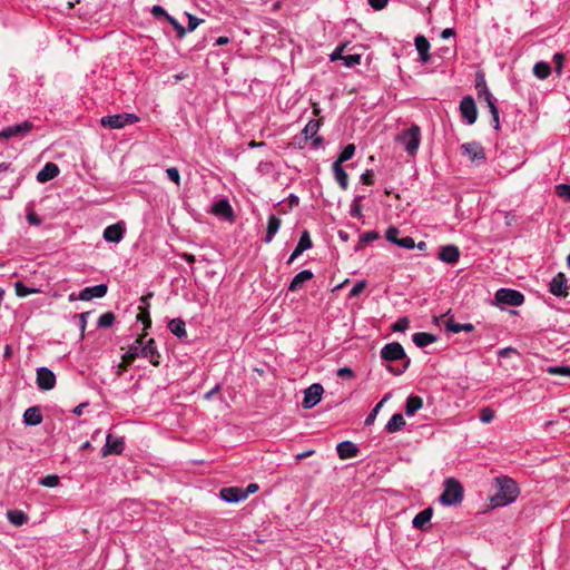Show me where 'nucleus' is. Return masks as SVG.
<instances>
[{
  "label": "nucleus",
  "instance_id": "obj_46",
  "mask_svg": "<svg viewBox=\"0 0 570 570\" xmlns=\"http://www.w3.org/2000/svg\"><path fill=\"white\" fill-rule=\"evenodd\" d=\"M399 234H400V230L397 227L395 226H390L386 232H385V237H386V240L392 243V244H395L397 245V242H400V238H399Z\"/></svg>",
  "mask_w": 570,
  "mask_h": 570
},
{
  "label": "nucleus",
  "instance_id": "obj_50",
  "mask_svg": "<svg viewBox=\"0 0 570 570\" xmlns=\"http://www.w3.org/2000/svg\"><path fill=\"white\" fill-rule=\"evenodd\" d=\"M475 88H476L478 97L479 98H482L484 92L489 91V88L487 86L485 79H484V77L482 75H478Z\"/></svg>",
  "mask_w": 570,
  "mask_h": 570
},
{
  "label": "nucleus",
  "instance_id": "obj_62",
  "mask_svg": "<svg viewBox=\"0 0 570 570\" xmlns=\"http://www.w3.org/2000/svg\"><path fill=\"white\" fill-rule=\"evenodd\" d=\"M513 354H517V350L514 347H504V348H501L499 352H498V355L500 357H503V358H508V357H511Z\"/></svg>",
  "mask_w": 570,
  "mask_h": 570
},
{
  "label": "nucleus",
  "instance_id": "obj_35",
  "mask_svg": "<svg viewBox=\"0 0 570 570\" xmlns=\"http://www.w3.org/2000/svg\"><path fill=\"white\" fill-rule=\"evenodd\" d=\"M169 331L177 337L183 338L187 335L185 322L180 318H173L168 323Z\"/></svg>",
  "mask_w": 570,
  "mask_h": 570
},
{
  "label": "nucleus",
  "instance_id": "obj_16",
  "mask_svg": "<svg viewBox=\"0 0 570 570\" xmlns=\"http://www.w3.org/2000/svg\"><path fill=\"white\" fill-rule=\"evenodd\" d=\"M568 279L563 273H558L550 282L549 291L554 296L568 295Z\"/></svg>",
  "mask_w": 570,
  "mask_h": 570
},
{
  "label": "nucleus",
  "instance_id": "obj_27",
  "mask_svg": "<svg viewBox=\"0 0 570 570\" xmlns=\"http://www.w3.org/2000/svg\"><path fill=\"white\" fill-rule=\"evenodd\" d=\"M42 422V414L40 413L39 407L32 406L24 411L23 413V423L26 425L36 426Z\"/></svg>",
  "mask_w": 570,
  "mask_h": 570
},
{
  "label": "nucleus",
  "instance_id": "obj_5",
  "mask_svg": "<svg viewBox=\"0 0 570 570\" xmlns=\"http://www.w3.org/2000/svg\"><path fill=\"white\" fill-rule=\"evenodd\" d=\"M139 120V117L132 112L117 114L105 116L100 119V124L104 127L112 129H121L127 125L135 124Z\"/></svg>",
  "mask_w": 570,
  "mask_h": 570
},
{
  "label": "nucleus",
  "instance_id": "obj_52",
  "mask_svg": "<svg viewBox=\"0 0 570 570\" xmlns=\"http://www.w3.org/2000/svg\"><path fill=\"white\" fill-rule=\"evenodd\" d=\"M168 22L174 27V29L177 31L178 36H185L187 32L186 28H184L183 22L178 21L176 18L168 14L166 18Z\"/></svg>",
  "mask_w": 570,
  "mask_h": 570
},
{
  "label": "nucleus",
  "instance_id": "obj_45",
  "mask_svg": "<svg viewBox=\"0 0 570 570\" xmlns=\"http://www.w3.org/2000/svg\"><path fill=\"white\" fill-rule=\"evenodd\" d=\"M342 61L345 67L353 68L361 63V55H358V53L344 55Z\"/></svg>",
  "mask_w": 570,
  "mask_h": 570
},
{
  "label": "nucleus",
  "instance_id": "obj_59",
  "mask_svg": "<svg viewBox=\"0 0 570 570\" xmlns=\"http://www.w3.org/2000/svg\"><path fill=\"white\" fill-rule=\"evenodd\" d=\"M553 62L556 63V70L558 73H561L563 61H564V55L561 52H557L553 55Z\"/></svg>",
  "mask_w": 570,
  "mask_h": 570
},
{
  "label": "nucleus",
  "instance_id": "obj_6",
  "mask_svg": "<svg viewBox=\"0 0 570 570\" xmlns=\"http://www.w3.org/2000/svg\"><path fill=\"white\" fill-rule=\"evenodd\" d=\"M495 301L499 305L520 306L524 302V296L517 289L500 288L495 293Z\"/></svg>",
  "mask_w": 570,
  "mask_h": 570
},
{
  "label": "nucleus",
  "instance_id": "obj_51",
  "mask_svg": "<svg viewBox=\"0 0 570 570\" xmlns=\"http://www.w3.org/2000/svg\"><path fill=\"white\" fill-rule=\"evenodd\" d=\"M557 194L559 197L563 198L564 200L570 202V185L569 184H559L556 187Z\"/></svg>",
  "mask_w": 570,
  "mask_h": 570
},
{
  "label": "nucleus",
  "instance_id": "obj_8",
  "mask_svg": "<svg viewBox=\"0 0 570 570\" xmlns=\"http://www.w3.org/2000/svg\"><path fill=\"white\" fill-rule=\"evenodd\" d=\"M33 129V124L29 120H26L21 124H16L8 126L0 130V138L10 139L13 137H24L28 132Z\"/></svg>",
  "mask_w": 570,
  "mask_h": 570
},
{
  "label": "nucleus",
  "instance_id": "obj_58",
  "mask_svg": "<svg viewBox=\"0 0 570 570\" xmlns=\"http://www.w3.org/2000/svg\"><path fill=\"white\" fill-rule=\"evenodd\" d=\"M346 47V43L342 45V46H337L334 51L330 55V59L331 61H335V60H342L343 59V56H344V49Z\"/></svg>",
  "mask_w": 570,
  "mask_h": 570
},
{
  "label": "nucleus",
  "instance_id": "obj_33",
  "mask_svg": "<svg viewBox=\"0 0 570 570\" xmlns=\"http://www.w3.org/2000/svg\"><path fill=\"white\" fill-rule=\"evenodd\" d=\"M415 47L422 62H428L430 59L429 50L430 42L428 38H414Z\"/></svg>",
  "mask_w": 570,
  "mask_h": 570
},
{
  "label": "nucleus",
  "instance_id": "obj_26",
  "mask_svg": "<svg viewBox=\"0 0 570 570\" xmlns=\"http://www.w3.org/2000/svg\"><path fill=\"white\" fill-rule=\"evenodd\" d=\"M433 515V509L431 507L419 512L412 520V524L415 529L424 530L426 524L431 521Z\"/></svg>",
  "mask_w": 570,
  "mask_h": 570
},
{
  "label": "nucleus",
  "instance_id": "obj_54",
  "mask_svg": "<svg viewBox=\"0 0 570 570\" xmlns=\"http://www.w3.org/2000/svg\"><path fill=\"white\" fill-rule=\"evenodd\" d=\"M366 287V282L365 281H358L356 282L353 287L351 288L350 291V294L348 296L350 297H356L358 296Z\"/></svg>",
  "mask_w": 570,
  "mask_h": 570
},
{
  "label": "nucleus",
  "instance_id": "obj_22",
  "mask_svg": "<svg viewBox=\"0 0 570 570\" xmlns=\"http://www.w3.org/2000/svg\"><path fill=\"white\" fill-rule=\"evenodd\" d=\"M460 258V250L455 245L442 246L439 253V259L448 264H454Z\"/></svg>",
  "mask_w": 570,
  "mask_h": 570
},
{
  "label": "nucleus",
  "instance_id": "obj_19",
  "mask_svg": "<svg viewBox=\"0 0 570 570\" xmlns=\"http://www.w3.org/2000/svg\"><path fill=\"white\" fill-rule=\"evenodd\" d=\"M210 213L217 217L233 219L234 210L227 199H220L212 205Z\"/></svg>",
  "mask_w": 570,
  "mask_h": 570
},
{
  "label": "nucleus",
  "instance_id": "obj_2",
  "mask_svg": "<svg viewBox=\"0 0 570 570\" xmlns=\"http://www.w3.org/2000/svg\"><path fill=\"white\" fill-rule=\"evenodd\" d=\"M381 357L387 362L393 361H403V364L401 366H387L389 372H391L394 375H401L403 374L406 368L410 365V358L406 356V353L403 348V346L397 342H392L389 344H385L381 350Z\"/></svg>",
  "mask_w": 570,
  "mask_h": 570
},
{
  "label": "nucleus",
  "instance_id": "obj_9",
  "mask_svg": "<svg viewBox=\"0 0 570 570\" xmlns=\"http://www.w3.org/2000/svg\"><path fill=\"white\" fill-rule=\"evenodd\" d=\"M37 385L39 390L50 391L56 385V375L55 373L46 367L41 366L37 370Z\"/></svg>",
  "mask_w": 570,
  "mask_h": 570
},
{
  "label": "nucleus",
  "instance_id": "obj_25",
  "mask_svg": "<svg viewBox=\"0 0 570 570\" xmlns=\"http://www.w3.org/2000/svg\"><path fill=\"white\" fill-rule=\"evenodd\" d=\"M59 174V168L53 163H47L43 168L37 174V180L40 183H46L55 177H57Z\"/></svg>",
  "mask_w": 570,
  "mask_h": 570
},
{
  "label": "nucleus",
  "instance_id": "obj_11",
  "mask_svg": "<svg viewBox=\"0 0 570 570\" xmlns=\"http://www.w3.org/2000/svg\"><path fill=\"white\" fill-rule=\"evenodd\" d=\"M125 449L124 438L121 436H112L111 434H107L106 444L101 450L102 456H108L111 454L119 455L122 453Z\"/></svg>",
  "mask_w": 570,
  "mask_h": 570
},
{
  "label": "nucleus",
  "instance_id": "obj_61",
  "mask_svg": "<svg viewBox=\"0 0 570 570\" xmlns=\"http://www.w3.org/2000/svg\"><path fill=\"white\" fill-rule=\"evenodd\" d=\"M361 181H362L364 185H373L374 180H373V173H372V170L366 169V170L361 175Z\"/></svg>",
  "mask_w": 570,
  "mask_h": 570
},
{
  "label": "nucleus",
  "instance_id": "obj_14",
  "mask_svg": "<svg viewBox=\"0 0 570 570\" xmlns=\"http://www.w3.org/2000/svg\"><path fill=\"white\" fill-rule=\"evenodd\" d=\"M461 148L464 150V154L470 158L471 161L480 164L485 160L484 149L479 142H466L463 144Z\"/></svg>",
  "mask_w": 570,
  "mask_h": 570
},
{
  "label": "nucleus",
  "instance_id": "obj_48",
  "mask_svg": "<svg viewBox=\"0 0 570 570\" xmlns=\"http://www.w3.org/2000/svg\"><path fill=\"white\" fill-rule=\"evenodd\" d=\"M547 373L551 375L570 376V366H549Z\"/></svg>",
  "mask_w": 570,
  "mask_h": 570
},
{
  "label": "nucleus",
  "instance_id": "obj_56",
  "mask_svg": "<svg viewBox=\"0 0 570 570\" xmlns=\"http://www.w3.org/2000/svg\"><path fill=\"white\" fill-rule=\"evenodd\" d=\"M494 419V412L490 407H484L480 413V420L482 423H490Z\"/></svg>",
  "mask_w": 570,
  "mask_h": 570
},
{
  "label": "nucleus",
  "instance_id": "obj_28",
  "mask_svg": "<svg viewBox=\"0 0 570 570\" xmlns=\"http://www.w3.org/2000/svg\"><path fill=\"white\" fill-rule=\"evenodd\" d=\"M482 98L485 100V102L490 109V112L492 115L493 127H494V129L498 130L500 128V120H499V110L494 102V97L491 94V91L489 90V91L484 92Z\"/></svg>",
  "mask_w": 570,
  "mask_h": 570
},
{
  "label": "nucleus",
  "instance_id": "obj_55",
  "mask_svg": "<svg viewBox=\"0 0 570 570\" xmlns=\"http://www.w3.org/2000/svg\"><path fill=\"white\" fill-rule=\"evenodd\" d=\"M166 174L169 180L175 183L177 186L180 185V175L179 170L176 167H169L166 169Z\"/></svg>",
  "mask_w": 570,
  "mask_h": 570
},
{
  "label": "nucleus",
  "instance_id": "obj_40",
  "mask_svg": "<svg viewBox=\"0 0 570 570\" xmlns=\"http://www.w3.org/2000/svg\"><path fill=\"white\" fill-rule=\"evenodd\" d=\"M364 195H357L354 197L351 206H350V215L353 218H361L362 217V205L361 202L364 198Z\"/></svg>",
  "mask_w": 570,
  "mask_h": 570
},
{
  "label": "nucleus",
  "instance_id": "obj_21",
  "mask_svg": "<svg viewBox=\"0 0 570 570\" xmlns=\"http://www.w3.org/2000/svg\"><path fill=\"white\" fill-rule=\"evenodd\" d=\"M336 451L341 460H347L357 456L360 449L352 441H343L336 445Z\"/></svg>",
  "mask_w": 570,
  "mask_h": 570
},
{
  "label": "nucleus",
  "instance_id": "obj_30",
  "mask_svg": "<svg viewBox=\"0 0 570 570\" xmlns=\"http://www.w3.org/2000/svg\"><path fill=\"white\" fill-rule=\"evenodd\" d=\"M333 175L336 180V183L340 185V187L344 190L348 188V175L342 167V165L333 164L332 166Z\"/></svg>",
  "mask_w": 570,
  "mask_h": 570
},
{
  "label": "nucleus",
  "instance_id": "obj_4",
  "mask_svg": "<svg viewBox=\"0 0 570 570\" xmlns=\"http://www.w3.org/2000/svg\"><path fill=\"white\" fill-rule=\"evenodd\" d=\"M396 140L404 147L410 156H414L420 147L421 142V128L413 124L406 130H403Z\"/></svg>",
  "mask_w": 570,
  "mask_h": 570
},
{
  "label": "nucleus",
  "instance_id": "obj_57",
  "mask_svg": "<svg viewBox=\"0 0 570 570\" xmlns=\"http://www.w3.org/2000/svg\"><path fill=\"white\" fill-rule=\"evenodd\" d=\"M397 246L406 249H413L415 248V242L412 237L405 236L400 238V242H397Z\"/></svg>",
  "mask_w": 570,
  "mask_h": 570
},
{
  "label": "nucleus",
  "instance_id": "obj_20",
  "mask_svg": "<svg viewBox=\"0 0 570 570\" xmlns=\"http://www.w3.org/2000/svg\"><path fill=\"white\" fill-rule=\"evenodd\" d=\"M321 121L318 119H311L304 127L302 134L305 139H313L314 146H320L323 142V139L317 136V131L320 130Z\"/></svg>",
  "mask_w": 570,
  "mask_h": 570
},
{
  "label": "nucleus",
  "instance_id": "obj_32",
  "mask_svg": "<svg viewBox=\"0 0 570 570\" xmlns=\"http://www.w3.org/2000/svg\"><path fill=\"white\" fill-rule=\"evenodd\" d=\"M413 343L417 347H425L436 341L435 335L426 332H417L412 336Z\"/></svg>",
  "mask_w": 570,
  "mask_h": 570
},
{
  "label": "nucleus",
  "instance_id": "obj_42",
  "mask_svg": "<svg viewBox=\"0 0 570 570\" xmlns=\"http://www.w3.org/2000/svg\"><path fill=\"white\" fill-rule=\"evenodd\" d=\"M14 289H16V294L19 297H26V296H28L30 294H35V293H39L40 292L38 288L26 286L22 282H17L14 284Z\"/></svg>",
  "mask_w": 570,
  "mask_h": 570
},
{
  "label": "nucleus",
  "instance_id": "obj_23",
  "mask_svg": "<svg viewBox=\"0 0 570 570\" xmlns=\"http://www.w3.org/2000/svg\"><path fill=\"white\" fill-rule=\"evenodd\" d=\"M313 273L309 269L301 271L298 274H296L292 282L288 285V291L291 292H297L299 291L303 285L311 281L313 278Z\"/></svg>",
  "mask_w": 570,
  "mask_h": 570
},
{
  "label": "nucleus",
  "instance_id": "obj_7",
  "mask_svg": "<svg viewBox=\"0 0 570 570\" xmlns=\"http://www.w3.org/2000/svg\"><path fill=\"white\" fill-rule=\"evenodd\" d=\"M324 389L320 383H314L304 391V399L302 406L306 410L313 409L317 405L323 395Z\"/></svg>",
  "mask_w": 570,
  "mask_h": 570
},
{
  "label": "nucleus",
  "instance_id": "obj_17",
  "mask_svg": "<svg viewBox=\"0 0 570 570\" xmlns=\"http://www.w3.org/2000/svg\"><path fill=\"white\" fill-rule=\"evenodd\" d=\"M141 337L137 338L127 350V352L122 355V362L120 363V367L126 370L128 365H130L137 357L141 356Z\"/></svg>",
  "mask_w": 570,
  "mask_h": 570
},
{
  "label": "nucleus",
  "instance_id": "obj_24",
  "mask_svg": "<svg viewBox=\"0 0 570 570\" xmlns=\"http://www.w3.org/2000/svg\"><path fill=\"white\" fill-rule=\"evenodd\" d=\"M281 225H282L281 218H278L275 215H269L268 216L266 235L264 237V242L266 244L272 243V240L274 239L275 235L279 230Z\"/></svg>",
  "mask_w": 570,
  "mask_h": 570
},
{
  "label": "nucleus",
  "instance_id": "obj_1",
  "mask_svg": "<svg viewBox=\"0 0 570 570\" xmlns=\"http://www.w3.org/2000/svg\"><path fill=\"white\" fill-rule=\"evenodd\" d=\"M498 491L491 498L494 507H505L515 501L519 495V487L513 479L502 476L497 479Z\"/></svg>",
  "mask_w": 570,
  "mask_h": 570
},
{
  "label": "nucleus",
  "instance_id": "obj_43",
  "mask_svg": "<svg viewBox=\"0 0 570 570\" xmlns=\"http://www.w3.org/2000/svg\"><path fill=\"white\" fill-rule=\"evenodd\" d=\"M115 314L112 312H106L101 314L97 321V326L100 328L110 327L115 322Z\"/></svg>",
  "mask_w": 570,
  "mask_h": 570
},
{
  "label": "nucleus",
  "instance_id": "obj_44",
  "mask_svg": "<svg viewBox=\"0 0 570 570\" xmlns=\"http://www.w3.org/2000/svg\"><path fill=\"white\" fill-rule=\"evenodd\" d=\"M181 18L184 21H187V23H188V28L186 29L187 31H194L202 22H204L203 19H199V18L191 16L187 12H184Z\"/></svg>",
  "mask_w": 570,
  "mask_h": 570
},
{
  "label": "nucleus",
  "instance_id": "obj_10",
  "mask_svg": "<svg viewBox=\"0 0 570 570\" xmlns=\"http://www.w3.org/2000/svg\"><path fill=\"white\" fill-rule=\"evenodd\" d=\"M460 111L468 125H473L476 121L478 110L474 99L471 96H466L461 100Z\"/></svg>",
  "mask_w": 570,
  "mask_h": 570
},
{
  "label": "nucleus",
  "instance_id": "obj_53",
  "mask_svg": "<svg viewBox=\"0 0 570 570\" xmlns=\"http://www.w3.org/2000/svg\"><path fill=\"white\" fill-rule=\"evenodd\" d=\"M409 324L410 322L407 317H401L392 325V330L394 332H404L407 330Z\"/></svg>",
  "mask_w": 570,
  "mask_h": 570
},
{
  "label": "nucleus",
  "instance_id": "obj_3",
  "mask_svg": "<svg viewBox=\"0 0 570 570\" xmlns=\"http://www.w3.org/2000/svg\"><path fill=\"white\" fill-rule=\"evenodd\" d=\"M463 493L464 490L461 483L454 478H448L444 481V490L439 501L442 505H456L462 502Z\"/></svg>",
  "mask_w": 570,
  "mask_h": 570
},
{
  "label": "nucleus",
  "instance_id": "obj_60",
  "mask_svg": "<svg viewBox=\"0 0 570 570\" xmlns=\"http://www.w3.org/2000/svg\"><path fill=\"white\" fill-rule=\"evenodd\" d=\"M380 236L376 232H366L364 234L361 235V242L362 243H370V242H373L375 239H377Z\"/></svg>",
  "mask_w": 570,
  "mask_h": 570
},
{
  "label": "nucleus",
  "instance_id": "obj_36",
  "mask_svg": "<svg viewBox=\"0 0 570 570\" xmlns=\"http://www.w3.org/2000/svg\"><path fill=\"white\" fill-rule=\"evenodd\" d=\"M7 517L10 523L17 527L24 524L28 520L27 515L20 510H9Z\"/></svg>",
  "mask_w": 570,
  "mask_h": 570
},
{
  "label": "nucleus",
  "instance_id": "obj_31",
  "mask_svg": "<svg viewBox=\"0 0 570 570\" xmlns=\"http://www.w3.org/2000/svg\"><path fill=\"white\" fill-rule=\"evenodd\" d=\"M423 406V400L421 396L411 395L406 400L405 414L411 417Z\"/></svg>",
  "mask_w": 570,
  "mask_h": 570
},
{
  "label": "nucleus",
  "instance_id": "obj_15",
  "mask_svg": "<svg viewBox=\"0 0 570 570\" xmlns=\"http://www.w3.org/2000/svg\"><path fill=\"white\" fill-rule=\"evenodd\" d=\"M108 287L106 284H97L94 286L85 287L79 293L80 301H91L92 298H101L107 294Z\"/></svg>",
  "mask_w": 570,
  "mask_h": 570
},
{
  "label": "nucleus",
  "instance_id": "obj_47",
  "mask_svg": "<svg viewBox=\"0 0 570 570\" xmlns=\"http://www.w3.org/2000/svg\"><path fill=\"white\" fill-rule=\"evenodd\" d=\"M39 484L48 488H55L59 484V476L56 474H49L39 480Z\"/></svg>",
  "mask_w": 570,
  "mask_h": 570
},
{
  "label": "nucleus",
  "instance_id": "obj_12",
  "mask_svg": "<svg viewBox=\"0 0 570 570\" xmlns=\"http://www.w3.org/2000/svg\"><path fill=\"white\" fill-rule=\"evenodd\" d=\"M126 227L122 222L109 225L104 229L102 237L107 243L118 244L122 240Z\"/></svg>",
  "mask_w": 570,
  "mask_h": 570
},
{
  "label": "nucleus",
  "instance_id": "obj_29",
  "mask_svg": "<svg viewBox=\"0 0 570 570\" xmlns=\"http://www.w3.org/2000/svg\"><path fill=\"white\" fill-rule=\"evenodd\" d=\"M482 98L485 100V102L490 109V112L492 115L493 127H494V129L498 130L500 128V120H499V110L494 102V97L491 94V91L489 90V91L484 92Z\"/></svg>",
  "mask_w": 570,
  "mask_h": 570
},
{
  "label": "nucleus",
  "instance_id": "obj_37",
  "mask_svg": "<svg viewBox=\"0 0 570 570\" xmlns=\"http://www.w3.org/2000/svg\"><path fill=\"white\" fill-rule=\"evenodd\" d=\"M445 327L449 332H452V333H460L462 331L471 332L474 328V326L471 323L461 324V323L454 322L453 320L448 321L445 324Z\"/></svg>",
  "mask_w": 570,
  "mask_h": 570
},
{
  "label": "nucleus",
  "instance_id": "obj_38",
  "mask_svg": "<svg viewBox=\"0 0 570 570\" xmlns=\"http://www.w3.org/2000/svg\"><path fill=\"white\" fill-rule=\"evenodd\" d=\"M533 73L539 79H546L550 76L551 68H550L549 63H547L544 61H539L533 67Z\"/></svg>",
  "mask_w": 570,
  "mask_h": 570
},
{
  "label": "nucleus",
  "instance_id": "obj_18",
  "mask_svg": "<svg viewBox=\"0 0 570 570\" xmlns=\"http://www.w3.org/2000/svg\"><path fill=\"white\" fill-rule=\"evenodd\" d=\"M219 497L227 503H237L246 499V493H243V489L238 487L224 488L219 492Z\"/></svg>",
  "mask_w": 570,
  "mask_h": 570
},
{
  "label": "nucleus",
  "instance_id": "obj_34",
  "mask_svg": "<svg viewBox=\"0 0 570 570\" xmlns=\"http://www.w3.org/2000/svg\"><path fill=\"white\" fill-rule=\"evenodd\" d=\"M405 425V420L402 414L396 413L391 416L385 425V430L389 433H394L400 431Z\"/></svg>",
  "mask_w": 570,
  "mask_h": 570
},
{
  "label": "nucleus",
  "instance_id": "obj_64",
  "mask_svg": "<svg viewBox=\"0 0 570 570\" xmlns=\"http://www.w3.org/2000/svg\"><path fill=\"white\" fill-rule=\"evenodd\" d=\"M137 320L140 321L145 325V327H150V325H151V320H150L149 313L147 311L141 312L137 316Z\"/></svg>",
  "mask_w": 570,
  "mask_h": 570
},
{
  "label": "nucleus",
  "instance_id": "obj_13",
  "mask_svg": "<svg viewBox=\"0 0 570 570\" xmlns=\"http://www.w3.org/2000/svg\"><path fill=\"white\" fill-rule=\"evenodd\" d=\"M140 352L141 357L147 358L154 366L160 364V354L154 338H149L145 344L141 342Z\"/></svg>",
  "mask_w": 570,
  "mask_h": 570
},
{
  "label": "nucleus",
  "instance_id": "obj_39",
  "mask_svg": "<svg viewBox=\"0 0 570 570\" xmlns=\"http://www.w3.org/2000/svg\"><path fill=\"white\" fill-rule=\"evenodd\" d=\"M355 154V146L353 144L346 145L343 150L340 153L337 159L333 164L342 165L343 163L350 160Z\"/></svg>",
  "mask_w": 570,
  "mask_h": 570
},
{
  "label": "nucleus",
  "instance_id": "obj_49",
  "mask_svg": "<svg viewBox=\"0 0 570 570\" xmlns=\"http://www.w3.org/2000/svg\"><path fill=\"white\" fill-rule=\"evenodd\" d=\"M304 250L312 248L313 243L307 230H303L298 240V244Z\"/></svg>",
  "mask_w": 570,
  "mask_h": 570
},
{
  "label": "nucleus",
  "instance_id": "obj_41",
  "mask_svg": "<svg viewBox=\"0 0 570 570\" xmlns=\"http://www.w3.org/2000/svg\"><path fill=\"white\" fill-rule=\"evenodd\" d=\"M391 394H386L370 412V414L365 419V424L371 425L374 423L380 410L382 409L383 404L390 399Z\"/></svg>",
  "mask_w": 570,
  "mask_h": 570
},
{
  "label": "nucleus",
  "instance_id": "obj_63",
  "mask_svg": "<svg viewBox=\"0 0 570 570\" xmlns=\"http://www.w3.org/2000/svg\"><path fill=\"white\" fill-rule=\"evenodd\" d=\"M389 0H368V4L375 10H382L387 6Z\"/></svg>",
  "mask_w": 570,
  "mask_h": 570
}]
</instances>
